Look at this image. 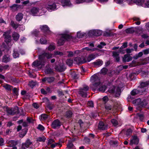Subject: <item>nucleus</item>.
<instances>
[{"label":"nucleus","instance_id":"obj_1","mask_svg":"<svg viewBox=\"0 0 149 149\" xmlns=\"http://www.w3.org/2000/svg\"><path fill=\"white\" fill-rule=\"evenodd\" d=\"M90 80L92 83L90 87L93 90L95 91L98 88L100 84V79L97 75L94 74L91 76Z\"/></svg>","mask_w":149,"mask_h":149},{"label":"nucleus","instance_id":"obj_2","mask_svg":"<svg viewBox=\"0 0 149 149\" xmlns=\"http://www.w3.org/2000/svg\"><path fill=\"white\" fill-rule=\"evenodd\" d=\"M68 32L67 31L66 33L62 34L60 35V38L58 41V44L59 45H61L63 44L66 40H69L71 37L68 34Z\"/></svg>","mask_w":149,"mask_h":149},{"label":"nucleus","instance_id":"obj_3","mask_svg":"<svg viewBox=\"0 0 149 149\" xmlns=\"http://www.w3.org/2000/svg\"><path fill=\"white\" fill-rule=\"evenodd\" d=\"M43 55H40L39 57V61H34L32 65L33 67H38L40 68H42L45 64V61H43Z\"/></svg>","mask_w":149,"mask_h":149},{"label":"nucleus","instance_id":"obj_4","mask_svg":"<svg viewBox=\"0 0 149 149\" xmlns=\"http://www.w3.org/2000/svg\"><path fill=\"white\" fill-rule=\"evenodd\" d=\"M108 91L111 93H115V96L118 97L120 95V89L119 87H115L114 86H111L108 90Z\"/></svg>","mask_w":149,"mask_h":149},{"label":"nucleus","instance_id":"obj_5","mask_svg":"<svg viewBox=\"0 0 149 149\" xmlns=\"http://www.w3.org/2000/svg\"><path fill=\"white\" fill-rule=\"evenodd\" d=\"M89 87L87 86H85L83 88L79 89V94L84 97H86L87 96V91L88 90Z\"/></svg>","mask_w":149,"mask_h":149},{"label":"nucleus","instance_id":"obj_6","mask_svg":"<svg viewBox=\"0 0 149 149\" xmlns=\"http://www.w3.org/2000/svg\"><path fill=\"white\" fill-rule=\"evenodd\" d=\"M61 125V123L58 119H56L54 120L51 124L52 127L55 129L59 128Z\"/></svg>","mask_w":149,"mask_h":149},{"label":"nucleus","instance_id":"obj_7","mask_svg":"<svg viewBox=\"0 0 149 149\" xmlns=\"http://www.w3.org/2000/svg\"><path fill=\"white\" fill-rule=\"evenodd\" d=\"M10 34V32L8 31L4 32L3 34L4 36L5 41L7 44L10 43L11 39V37Z\"/></svg>","mask_w":149,"mask_h":149},{"label":"nucleus","instance_id":"obj_8","mask_svg":"<svg viewBox=\"0 0 149 149\" xmlns=\"http://www.w3.org/2000/svg\"><path fill=\"white\" fill-rule=\"evenodd\" d=\"M54 142V140L53 139H49L47 143L48 145H50V146L52 148H54L57 146H58L59 147L61 146V145L59 143H53Z\"/></svg>","mask_w":149,"mask_h":149},{"label":"nucleus","instance_id":"obj_9","mask_svg":"<svg viewBox=\"0 0 149 149\" xmlns=\"http://www.w3.org/2000/svg\"><path fill=\"white\" fill-rule=\"evenodd\" d=\"M89 34L90 36H98L101 35L102 31L99 30H91L89 32Z\"/></svg>","mask_w":149,"mask_h":149},{"label":"nucleus","instance_id":"obj_10","mask_svg":"<svg viewBox=\"0 0 149 149\" xmlns=\"http://www.w3.org/2000/svg\"><path fill=\"white\" fill-rule=\"evenodd\" d=\"M139 141V140L137 136H133L132 137V139L130 141V144L131 145H132L133 144L137 145L138 144Z\"/></svg>","mask_w":149,"mask_h":149},{"label":"nucleus","instance_id":"obj_11","mask_svg":"<svg viewBox=\"0 0 149 149\" xmlns=\"http://www.w3.org/2000/svg\"><path fill=\"white\" fill-rule=\"evenodd\" d=\"M45 7L49 11H51L56 9V6L54 3H49L46 5Z\"/></svg>","mask_w":149,"mask_h":149},{"label":"nucleus","instance_id":"obj_12","mask_svg":"<svg viewBox=\"0 0 149 149\" xmlns=\"http://www.w3.org/2000/svg\"><path fill=\"white\" fill-rule=\"evenodd\" d=\"M40 10L37 8H33L31 10V14L34 16L41 15L38 14V12Z\"/></svg>","mask_w":149,"mask_h":149},{"label":"nucleus","instance_id":"obj_13","mask_svg":"<svg viewBox=\"0 0 149 149\" xmlns=\"http://www.w3.org/2000/svg\"><path fill=\"white\" fill-rule=\"evenodd\" d=\"M149 85V81H147L145 82H143L141 83L140 84V87L141 88L140 91L142 92L145 91L146 90L143 88Z\"/></svg>","mask_w":149,"mask_h":149},{"label":"nucleus","instance_id":"obj_14","mask_svg":"<svg viewBox=\"0 0 149 149\" xmlns=\"http://www.w3.org/2000/svg\"><path fill=\"white\" fill-rule=\"evenodd\" d=\"M107 127L106 125H105L103 122L100 121L98 125V128L100 130H104L107 129Z\"/></svg>","mask_w":149,"mask_h":149},{"label":"nucleus","instance_id":"obj_15","mask_svg":"<svg viewBox=\"0 0 149 149\" xmlns=\"http://www.w3.org/2000/svg\"><path fill=\"white\" fill-rule=\"evenodd\" d=\"M62 5L63 6H70L71 5V4L70 0H60Z\"/></svg>","mask_w":149,"mask_h":149},{"label":"nucleus","instance_id":"obj_16","mask_svg":"<svg viewBox=\"0 0 149 149\" xmlns=\"http://www.w3.org/2000/svg\"><path fill=\"white\" fill-rule=\"evenodd\" d=\"M132 59V58L128 54H125L123 57V60L124 62H128Z\"/></svg>","mask_w":149,"mask_h":149},{"label":"nucleus","instance_id":"obj_17","mask_svg":"<svg viewBox=\"0 0 149 149\" xmlns=\"http://www.w3.org/2000/svg\"><path fill=\"white\" fill-rule=\"evenodd\" d=\"M54 80V78L53 77H45L42 79V81L44 83L47 82L50 83L53 82Z\"/></svg>","mask_w":149,"mask_h":149},{"label":"nucleus","instance_id":"obj_18","mask_svg":"<svg viewBox=\"0 0 149 149\" xmlns=\"http://www.w3.org/2000/svg\"><path fill=\"white\" fill-rule=\"evenodd\" d=\"M10 60V56L8 54L4 55L3 57L2 61L3 62L6 63Z\"/></svg>","mask_w":149,"mask_h":149},{"label":"nucleus","instance_id":"obj_19","mask_svg":"<svg viewBox=\"0 0 149 149\" xmlns=\"http://www.w3.org/2000/svg\"><path fill=\"white\" fill-rule=\"evenodd\" d=\"M32 143L29 139H27L25 142L22 143V145L25 148H28Z\"/></svg>","mask_w":149,"mask_h":149},{"label":"nucleus","instance_id":"obj_20","mask_svg":"<svg viewBox=\"0 0 149 149\" xmlns=\"http://www.w3.org/2000/svg\"><path fill=\"white\" fill-rule=\"evenodd\" d=\"M7 143L9 144L8 146L10 147H13L15 146L17 144V142L14 140H10L7 142Z\"/></svg>","mask_w":149,"mask_h":149},{"label":"nucleus","instance_id":"obj_21","mask_svg":"<svg viewBox=\"0 0 149 149\" xmlns=\"http://www.w3.org/2000/svg\"><path fill=\"white\" fill-rule=\"evenodd\" d=\"M145 0H136L135 2L136 5L143 7V5L145 4Z\"/></svg>","mask_w":149,"mask_h":149},{"label":"nucleus","instance_id":"obj_22","mask_svg":"<svg viewBox=\"0 0 149 149\" xmlns=\"http://www.w3.org/2000/svg\"><path fill=\"white\" fill-rule=\"evenodd\" d=\"M133 104L135 105H142V101L141 99H138L132 101Z\"/></svg>","mask_w":149,"mask_h":149},{"label":"nucleus","instance_id":"obj_23","mask_svg":"<svg viewBox=\"0 0 149 149\" xmlns=\"http://www.w3.org/2000/svg\"><path fill=\"white\" fill-rule=\"evenodd\" d=\"M12 37L14 40L15 41H17L19 39V35L18 33L14 32L12 35Z\"/></svg>","mask_w":149,"mask_h":149},{"label":"nucleus","instance_id":"obj_24","mask_svg":"<svg viewBox=\"0 0 149 149\" xmlns=\"http://www.w3.org/2000/svg\"><path fill=\"white\" fill-rule=\"evenodd\" d=\"M23 18V15L22 13H18L16 16V18L17 21H21Z\"/></svg>","mask_w":149,"mask_h":149},{"label":"nucleus","instance_id":"obj_25","mask_svg":"<svg viewBox=\"0 0 149 149\" xmlns=\"http://www.w3.org/2000/svg\"><path fill=\"white\" fill-rule=\"evenodd\" d=\"M42 55H43V61H45V56L46 57L47 59H49L52 57V54L49 53H45Z\"/></svg>","mask_w":149,"mask_h":149},{"label":"nucleus","instance_id":"obj_26","mask_svg":"<svg viewBox=\"0 0 149 149\" xmlns=\"http://www.w3.org/2000/svg\"><path fill=\"white\" fill-rule=\"evenodd\" d=\"M40 29L43 32H47L49 31V28L46 25H43L41 26Z\"/></svg>","mask_w":149,"mask_h":149},{"label":"nucleus","instance_id":"obj_27","mask_svg":"<svg viewBox=\"0 0 149 149\" xmlns=\"http://www.w3.org/2000/svg\"><path fill=\"white\" fill-rule=\"evenodd\" d=\"M113 56L116 59L117 61L119 60V53L116 52H113Z\"/></svg>","mask_w":149,"mask_h":149},{"label":"nucleus","instance_id":"obj_28","mask_svg":"<svg viewBox=\"0 0 149 149\" xmlns=\"http://www.w3.org/2000/svg\"><path fill=\"white\" fill-rule=\"evenodd\" d=\"M95 56L93 54H91L88 56L87 58L86 62H89L95 58Z\"/></svg>","mask_w":149,"mask_h":149},{"label":"nucleus","instance_id":"obj_29","mask_svg":"<svg viewBox=\"0 0 149 149\" xmlns=\"http://www.w3.org/2000/svg\"><path fill=\"white\" fill-rule=\"evenodd\" d=\"M6 109L8 113V114L14 115L16 113V112L14 111V109H8L7 108H6Z\"/></svg>","mask_w":149,"mask_h":149},{"label":"nucleus","instance_id":"obj_30","mask_svg":"<svg viewBox=\"0 0 149 149\" xmlns=\"http://www.w3.org/2000/svg\"><path fill=\"white\" fill-rule=\"evenodd\" d=\"M140 90H139L137 89H134L131 91V93L132 95L134 96L140 93Z\"/></svg>","mask_w":149,"mask_h":149},{"label":"nucleus","instance_id":"obj_31","mask_svg":"<svg viewBox=\"0 0 149 149\" xmlns=\"http://www.w3.org/2000/svg\"><path fill=\"white\" fill-rule=\"evenodd\" d=\"M67 148L69 149L72 148L73 149H76L74 146L73 144L70 142H69L67 145Z\"/></svg>","mask_w":149,"mask_h":149},{"label":"nucleus","instance_id":"obj_32","mask_svg":"<svg viewBox=\"0 0 149 149\" xmlns=\"http://www.w3.org/2000/svg\"><path fill=\"white\" fill-rule=\"evenodd\" d=\"M10 24L13 28L15 29L17 28L19 25V24L15 23L13 21H11Z\"/></svg>","mask_w":149,"mask_h":149},{"label":"nucleus","instance_id":"obj_33","mask_svg":"<svg viewBox=\"0 0 149 149\" xmlns=\"http://www.w3.org/2000/svg\"><path fill=\"white\" fill-rule=\"evenodd\" d=\"M103 62L100 60H98L94 63L95 65L101 66L103 64Z\"/></svg>","mask_w":149,"mask_h":149},{"label":"nucleus","instance_id":"obj_34","mask_svg":"<svg viewBox=\"0 0 149 149\" xmlns=\"http://www.w3.org/2000/svg\"><path fill=\"white\" fill-rule=\"evenodd\" d=\"M3 87L6 90H11L12 87L9 85L7 84H5L3 85Z\"/></svg>","mask_w":149,"mask_h":149},{"label":"nucleus","instance_id":"obj_35","mask_svg":"<svg viewBox=\"0 0 149 149\" xmlns=\"http://www.w3.org/2000/svg\"><path fill=\"white\" fill-rule=\"evenodd\" d=\"M48 118V116L46 114H42L40 117V119L42 120H46Z\"/></svg>","mask_w":149,"mask_h":149},{"label":"nucleus","instance_id":"obj_36","mask_svg":"<svg viewBox=\"0 0 149 149\" xmlns=\"http://www.w3.org/2000/svg\"><path fill=\"white\" fill-rule=\"evenodd\" d=\"M45 139L46 138L44 136H42L38 137L37 139V141L40 142H44L45 141Z\"/></svg>","mask_w":149,"mask_h":149},{"label":"nucleus","instance_id":"obj_37","mask_svg":"<svg viewBox=\"0 0 149 149\" xmlns=\"http://www.w3.org/2000/svg\"><path fill=\"white\" fill-rule=\"evenodd\" d=\"M55 48V45L54 44H51L48 47V49L49 50L52 51Z\"/></svg>","mask_w":149,"mask_h":149},{"label":"nucleus","instance_id":"obj_38","mask_svg":"<svg viewBox=\"0 0 149 149\" xmlns=\"http://www.w3.org/2000/svg\"><path fill=\"white\" fill-rule=\"evenodd\" d=\"M27 132L26 130H24L22 131V132H21L19 134V136L21 137H23L26 134Z\"/></svg>","mask_w":149,"mask_h":149},{"label":"nucleus","instance_id":"obj_39","mask_svg":"<svg viewBox=\"0 0 149 149\" xmlns=\"http://www.w3.org/2000/svg\"><path fill=\"white\" fill-rule=\"evenodd\" d=\"M143 55V52H139L138 54L135 55L134 58L135 59H137L139 57H141Z\"/></svg>","mask_w":149,"mask_h":149},{"label":"nucleus","instance_id":"obj_40","mask_svg":"<svg viewBox=\"0 0 149 149\" xmlns=\"http://www.w3.org/2000/svg\"><path fill=\"white\" fill-rule=\"evenodd\" d=\"M36 84V82L31 81L29 82V85L31 88H33V87L35 86Z\"/></svg>","mask_w":149,"mask_h":149},{"label":"nucleus","instance_id":"obj_41","mask_svg":"<svg viewBox=\"0 0 149 149\" xmlns=\"http://www.w3.org/2000/svg\"><path fill=\"white\" fill-rule=\"evenodd\" d=\"M66 63L69 66H70L72 64L73 61L71 59H68L66 61Z\"/></svg>","mask_w":149,"mask_h":149},{"label":"nucleus","instance_id":"obj_42","mask_svg":"<svg viewBox=\"0 0 149 149\" xmlns=\"http://www.w3.org/2000/svg\"><path fill=\"white\" fill-rule=\"evenodd\" d=\"M106 86H102L100 87L99 88V90L101 92H104L106 89Z\"/></svg>","mask_w":149,"mask_h":149},{"label":"nucleus","instance_id":"obj_43","mask_svg":"<svg viewBox=\"0 0 149 149\" xmlns=\"http://www.w3.org/2000/svg\"><path fill=\"white\" fill-rule=\"evenodd\" d=\"M143 6L144 8H149V0L145 1V4Z\"/></svg>","mask_w":149,"mask_h":149},{"label":"nucleus","instance_id":"obj_44","mask_svg":"<svg viewBox=\"0 0 149 149\" xmlns=\"http://www.w3.org/2000/svg\"><path fill=\"white\" fill-rule=\"evenodd\" d=\"M41 43L42 44H45L47 43V41L45 38H41L40 40Z\"/></svg>","mask_w":149,"mask_h":149},{"label":"nucleus","instance_id":"obj_45","mask_svg":"<svg viewBox=\"0 0 149 149\" xmlns=\"http://www.w3.org/2000/svg\"><path fill=\"white\" fill-rule=\"evenodd\" d=\"M94 51V50L93 49H91V48H89L88 47H85L84 48H83V49H82L81 50V51H84V52H86V51Z\"/></svg>","mask_w":149,"mask_h":149},{"label":"nucleus","instance_id":"obj_46","mask_svg":"<svg viewBox=\"0 0 149 149\" xmlns=\"http://www.w3.org/2000/svg\"><path fill=\"white\" fill-rule=\"evenodd\" d=\"M106 44L105 43L101 42L100 45L97 46V47L100 48H102Z\"/></svg>","mask_w":149,"mask_h":149},{"label":"nucleus","instance_id":"obj_47","mask_svg":"<svg viewBox=\"0 0 149 149\" xmlns=\"http://www.w3.org/2000/svg\"><path fill=\"white\" fill-rule=\"evenodd\" d=\"M111 122L114 126H116L117 125L118 122L115 119H113L111 120Z\"/></svg>","mask_w":149,"mask_h":149},{"label":"nucleus","instance_id":"obj_48","mask_svg":"<svg viewBox=\"0 0 149 149\" xmlns=\"http://www.w3.org/2000/svg\"><path fill=\"white\" fill-rule=\"evenodd\" d=\"M87 104L88 106L92 107H93V103L92 101H88V102Z\"/></svg>","mask_w":149,"mask_h":149},{"label":"nucleus","instance_id":"obj_49","mask_svg":"<svg viewBox=\"0 0 149 149\" xmlns=\"http://www.w3.org/2000/svg\"><path fill=\"white\" fill-rule=\"evenodd\" d=\"M86 0H75L76 3L79 4L85 2Z\"/></svg>","mask_w":149,"mask_h":149},{"label":"nucleus","instance_id":"obj_50","mask_svg":"<svg viewBox=\"0 0 149 149\" xmlns=\"http://www.w3.org/2000/svg\"><path fill=\"white\" fill-rule=\"evenodd\" d=\"M107 70V69L105 68H103L101 70V72L103 74H105L106 73Z\"/></svg>","mask_w":149,"mask_h":149},{"label":"nucleus","instance_id":"obj_51","mask_svg":"<svg viewBox=\"0 0 149 149\" xmlns=\"http://www.w3.org/2000/svg\"><path fill=\"white\" fill-rule=\"evenodd\" d=\"M13 56L15 58L19 57V54L17 52L14 51L13 54Z\"/></svg>","mask_w":149,"mask_h":149},{"label":"nucleus","instance_id":"obj_52","mask_svg":"<svg viewBox=\"0 0 149 149\" xmlns=\"http://www.w3.org/2000/svg\"><path fill=\"white\" fill-rule=\"evenodd\" d=\"M137 115L138 117L139 118L140 120H143L144 118L143 114L141 113H138Z\"/></svg>","mask_w":149,"mask_h":149},{"label":"nucleus","instance_id":"obj_53","mask_svg":"<svg viewBox=\"0 0 149 149\" xmlns=\"http://www.w3.org/2000/svg\"><path fill=\"white\" fill-rule=\"evenodd\" d=\"M77 37L78 38H82L84 36V34L81 33L80 32H77Z\"/></svg>","mask_w":149,"mask_h":149},{"label":"nucleus","instance_id":"obj_54","mask_svg":"<svg viewBox=\"0 0 149 149\" xmlns=\"http://www.w3.org/2000/svg\"><path fill=\"white\" fill-rule=\"evenodd\" d=\"M53 71L52 69H48L46 70L45 72L46 74H50Z\"/></svg>","mask_w":149,"mask_h":149},{"label":"nucleus","instance_id":"obj_55","mask_svg":"<svg viewBox=\"0 0 149 149\" xmlns=\"http://www.w3.org/2000/svg\"><path fill=\"white\" fill-rule=\"evenodd\" d=\"M18 7L17 5L14 4L13 5L12 7L11 8L13 10H16L17 9V8Z\"/></svg>","mask_w":149,"mask_h":149},{"label":"nucleus","instance_id":"obj_56","mask_svg":"<svg viewBox=\"0 0 149 149\" xmlns=\"http://www.w3.org/2000/svg\"><path fill=\"white\" fill-rule=\"evenodd\" d=\"M111 107L110 105H107L105 106V109L108 111L111 110Z\"/></svg>","mask_w":149,"mask_h":149},{"label":"nucleus","instance_id":"obj_57","mask_svg":"<svg viewBox=\"0 0 149 149\" xmlns=\"http://www.w3.org/2000/svg\"><path fill=\"white\" fill-rule=\"evenodd\" d=\"M37 128L38 129L40 130H43L45 129L44 127L41 125H39Z\"/></svg>","mask_w":149,"mask_h":149},{"label":"nucleus","instance_id":"obj_58","mask_svg":"<svg viewBox=\"0 0 149 149\" xmlns=\"http://www.w3.org/2000/svg\"><path fill=\"white\" fill-rule=\"evenodd\" d=\"M103 101L104 103H106L108 100V98L107 96H105L102 98Z\"/></svg>","mask_w":149,"mask_h":149},{"label":"nucleus","instance_id":"obj_59","mask_svg":"<svg viewBox=\"0 0 149 149\" xmlns=\"http://www.w3.org/2000/svg\"><path fill=\"white\" fill-rule=\"evenodd\" d=\"M143 52L144 54H147L149 53V49L144 50L143 51Z\"/></svg>","mask_w":149,"mask_h":149},{"label":"nucleus","instance_id":"obj_60","mask_svg":"<svg viewBox=\"0 0 149 149\" xmlns=\"http://www.w3.org/2000/svg\"><path fill=\"white\" fill-rule=\"evenodd\" d=\"M132 130L131 129H128L126 131V134L127 135H130L132 132Z\"/></svg>","mask_w":149,"mask_h":149},{"label":"nucleus","instance_id":"obj_61","mask_svg":"<svg viewBox=\"0 0 149 149\" xmlns=\"http://www.w3.org/2000/svg\"><path fill=\"white\" fill-rule=\"evenodd\" d=\"M72 115V112L70 111H68L66 112V115L68 117H70Z\"/></svg>","mask_w":149,"mask_h":149},{"label":"nucleus","instance_id":"obj_62","mask_svg":"<svg viewBox=\"0 0 149 149\" xmlns=\"http://www.w3.org/2000/svg\"><path fill=\"white\" fill-rule=\"evenodd\" d=\"M68 52L69 54L68 55V57H72L74 55V52H72L70 51Z\"/></svg>","mask_w":149,"mask_h":149},{"label":"nucleus","instance_id":"obj_63","mask_svg":"<svg viewBox=\"0 0 149 149\" xmlns=\"http://www.w3.org/2000/svg\"><path fill=\"white\" fill-rule=\"evenodd\" d=\"M133 51V49H126V51L127 53L129 54L131 53Z\"/></svg>","mask_w":149,"mask_h":149},{"label":"nucleus","instance_id":"obj_64","mask_svg":"<svg viewBox=\"0 0 149 149\" xmlns=\"http://www.w3.org/2000/svg\"><path fill=\"white\" fill-rule=\"evenodd\" d=\"M13 92L16 95H18L17 90V88H15L13 89Z\"/></svg>","mask_w":149,"mask_h":149}]
</instances>
